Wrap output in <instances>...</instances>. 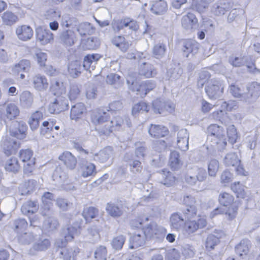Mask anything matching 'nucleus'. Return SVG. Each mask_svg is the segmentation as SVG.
I'll return each instance as SVG.
<instances>
[{"mask_svg": "<svg viewBox=\"0 0 260 260\" xmlns=\"http://www.w3.org/2000/svg\"><path fill=\"white\" fill-rule=\"evenodd\" d=\"M79 252L78 248H63L60 251L59 260H71Z\"/></svg>", "mask_w": 260, "mask_h": 260, "instance_id": "nucleus-31", "label": "nucleus"}, {"mask_svg": "<svg viewBox=\"0 0 260 260\" xmlns=\"http://www.w3.org/2000/svg\"><path fill=\"white\" fill-rule=\"evenodd\" d=\"M219 168V162L216 159H211L208 165V173L210 176H215Z\"/></svg>", "mask_w": 260, "mask_h": 260, "instance_id": "nucleus-63", "label": "nucleus"}, {"mask_svg": "<svg viewBox=\"0 0 260 260\" xmlns=\"http://www.w3.org/2000/svg\"><path fill=\"white\" fill-rule=\"evenodd\" d=\"M142 231H139L135 233L129 239V248L136 249L143 246L145 243L146 238Z\"/></svg>", "mask_w": 260, "mask_h": 260, "instance_id": "nucleus-17", "label": "nucleus"}, {"mask_svg": "<svg viewBox=\"0 0 260 260\" xmlns=\"http://www.w3.org/2000/svg\"><path fill=\"white\" fill-rule=\"evenodd\" d=\"M98 214V210L94 207H86L82 212V216L86 221L89 222L91 219L96 217Z\"/></svg>", "mask_w": 260, "mask_h": 260, "instance_id": "nucleus-46", "label": "nucleus"}, {"mask_svg": "<svg viewBox=\"0 0 260 260\" xmlns=\"http://www.w3.org/2000/svg\"><path fill=\"white\" fill-rule=\"evenodd\" d=\"M100 58L101 55L99 54L87 55L84 58L83 67L86 70H88L90 69L93 70L97 61Z\"/></svg>", "mask_w": 260, "mask_h": 260, "instance_id": "nucleus-25", "label": "nucleus"}, {"mask_svg": "<svg viewBox=\"0 0 260 260\" xmlns=\"http://www.w3.org/2000/svg\"><path fill=\"white\" fill-rule=\"evenodd\" d=\"M50 245V242L48 239L39 238L36 240L32 245V247L29 251V254H36L37 251H42L47 250Z\"/></svg>", "mask_w": 260, "mask_h": 260, "instance_id": "nucleus-16", "label": "nucleus"}, {"mask_svg": "<svg viewBox=\"0 0 260 260\" xmlns=\"http://www.w3.org/2000/svg\"><path fill=\"white\" fill-rule=\"evenodd\" d=\"M68 71L73 78L77 77L81 72V67L78 61H74L69 64Z\"/></svg>", "mask_w": 260, "mask_h": 260, "instance_id": "nucleus-51", "label": "nucleus"}, {"mask_svg": "<svg viewBox=\"0 0 260 260\" xmlns=\"http://www.w3.org/2000/svg\"><path fill=\"white\" fill-rule=\"evenodd\" d=\"M32 83L34 88L38 91H44L48 87L47 79L40 74L36 75L32 77Z\"/></svg>", "mask_w": 260, "mask_h": 260, "instance_id": "nucleus-19", "label": "nucleus"}, {"mask_svg": "<svg viewBox=\"0 0 260 260\" xmlns=\"http://www.w3.org/2000/svg\"><path fill=\"white\" fill-rule=\"evenodd\" d=\"M171 227L174 230L182 232L185 221H184L181 214L176 212L173 213L170 218Z\"/></svg>", "mask_w": 260, "mask_h": 260, "instance_id": "nucleus-14", "label": "nucleus"}, {"mask_svg": "<svg viewBox=\"0 0 260 260\" xmlns=\"http://www.w3.org/2000/svg\"><path fill=\"white\" fill-rule=\"evenodd\" d=\"M166 51V45L162 43H158L153 46L152 54L155 58L160 59L165 56Z\"/></svg>", "mask_w": 260, "mask_h": 260, "instance_id": "nucleus-35", "label": "nucleus"}, {"mask_svg": "<svg viewBox=\"0 0 260 260\" xmlns=\"http://www.w3.org/2000/svg\"><path fill=\"white\" fill-rule=\"evenodd\" d=\"M16 34L20 40L26 41L32 38L33 30L30 26L24 25L17 27Z\"/></svg>", "mask_w": 260, "mask_h": 260, "instance_id": "nucleus-20", "label": "nucleus"}, {"mask_svg": "<svg viewBox=\"0 0 260 260\" xmlns=\"http://www.w3.org/2000/svg\"><path fill=\"white\" fill-rule=\"evenodd\" d=\"M188 140L189 134H188L187 131H179L178 133L177 140V144L178 147H180L181 149H183V150H185V149L183 148L184 145L185 149H188Z\"/></svg>", "mask_w": 260, "mask_h": 260, "instance_id": "nucleus-37", "label": "nucleus"}, {"mask_svg": "<svg viewBox=\"0 0 260 260\" xmlns=\"http://www.w3.org/2000/svg\"><path fill=\"white\" fill-rule=\"evenodd\" d=\"M112 25L115 32H119L120 30L125 28L129 29L132 31H135L139 27L137 22L129 18L115 20L112 23Z\"/></svg>", "mask_w": 260, "mask_h": 260, "instance_id": "nucleus-5", "label": "nucleus"}, {"mask_svg": "<svg viewBox=\"0 0 260 260\" xmlns=\"http://www.w3.org/2000/svg\"><path fill=\"white\" fill-rule=\"evenodd\" d=\"M31 64L29 60L26 59H22L18 63H16L12 68V71L14 73H19L23 71L27 72L30 69Z\"/></svg>", "mask_w": 260, "mask_h": 260, "instance_id": "nucleus-32", "label": "nucleus"}, {"mask_svg": "<svg viewBox=\"0 0 260 260\" xmlns=\"http://www.w3.org/2000/svg\"><path fill=\"white\" fill-rule=\"evenodd\" d=\"M43 114L40 111H36L30 117L28 123L31 130H35L38 128L39 126V120L42 118Z\"/></svg>", "mask_w": 260, "mask_h": 260, "instance_id": "nucleus-42", "label": "nucleus"}, {"mask_svg": "<svg viewBox=\"0 0 260 260\" xmlns=\"http://www.w3.org/2000/svg\"><path fill=\"white\" fill-rule=\"evenodd\" d=\"M100 46V42L96 38L93 37L88 38L83 44L85 49H95Z\"/></svg>", "mask_w": 260, "mask_h": 260, "instance_id": "nucleus-57", "label": "nucleus"}, {"mask_svg": "<svg viewBox=\"0 0 260 260\" xmlns=\"http://www.w3.org/2000/svg\"><path fill=\"white\" fill-rule=\"evenodd\" d=\"M240 162V160L235 153H229L224 159V163L228 166H236Z\"/></svg>", "mask_w": 260, "mask_h": 260, "instance_id": "nucleus-45", "label": "nucleus"}, {"mask_svg": "<svg viewBox=\"0 0 260 260\" xmlns=\"http://www.w3.org/2000/svg\"><path fill=\"white\" fill-rule=\"evenodd\" d=\"M28 226V223L25 219L23 218H18L14 220L13 222V228L14 231L20 234L24 231Z\"/></svg>", "mask_w": 260, "mask_h": 260, "instance_id": "nucleus-34", "label": "nucleus"}, {"mask_svg": "<svg viewBox=\"0 0 260 260\" xmlns=\"http://www.w3.org/2000/svg\"><path fill=\"white\" fill-rule=\"evenodd\" d=\"M34 239V236L31 233H24L18 236V240L19 242L27 244L30 243Z\"/></svg>", "mask_w": 260, "mask_h": 260, "instance_id": "nucleus-64", "label": "nucleus"}, {"mask_svg": "<svg viewBox=\"0 0 260 260\" xmlns=\"http://www.w3.org/2000/svg\"><path fill=\"white\" fill-rule=\"evenodd\" d=\"M37 182L34 180H29L21 185L20 188L22 195H26L29 194L33 191L36 186Z\"/></svg>", "mask_w": 260, "mask_h": 260, "instance_id": "nucleus-48", "label": "nucleus"}, {"mask_svg": "<svg viewBox=\"0 0 260 260\" xmlns=\"http://www.w3.org/2000/svg\"><path fill=\"white\" fill-rule=\"evenodd\" d=\"M127 82L128 84L131 83L133 86L132 89L134 91H137V95H139L141 97L143 98L147 94L148 91L145 88L146 85H144V82L138 86L136 85V82L131 79H127Z\"/></svg>", "mask_w": 260, "mask_h": 260, "instance_id": "nucleus-41", "label": "nucleus"}, {"mask_svg": "<svg viewBox=\"0 0 260 260\" xmlns=\"http://www.w3.org/2000/svg\"><path fill=\"white\" fill-rule=\"evenodd\" d=\"M150 106L144 102H141L135 104L132 109V114L136 116L139 113L148 112L150 109Z\"/></svg>", "mask_w": 260, "mask_h": 260, "instance_id": "nucleus-40", "label": "nucleus"}, {"mask_svg": "<svg viewBox=\"0 0 260 260\" xmlns=\"http://www.w3.org/2000/svg\"><path fill=\"white\" fill-rule=\"evenodd\" d=\"M95 166L94 164H87L82 168V176L84 178L90 176L95 173Z\"/></svg>", "mask_w": 260, "mask_h": 260, "instance_id": "nucleus-61", "label": "nucleus"}, {"mask_svg": "<svg viewBox=\"0 0 260 260\" xmlns=\"http://www.w3.org/2000/svg\"><path fill=\"white\" fill-rule=\"evenodd\" d=\"M224 89L223 82L219 79H212L205 88L206 92L210 99L221 96Z\"/></svg>", "mask_w": 260, "mask_h": 260, "instance_id": "nucleus-3", "label": "nucleus"}, {"mask_svg": "<svg viewBox=\"0 0 260 260\" xmlns=\"http://www.w3.org/2000/svg\"><path fill=\"white\" fill-rule=\"evenodd\" d=\"M60 160L69 169L73 170L77 164L76 157L69 151H65L59 156Z\"/></svg>", "mask_w": 260, "mask_h": 260, "instance_id": "nucleus-21", "label": "nucleus"}, {"mask_svg": "<svg viewBox=\"0 0 260 260\" xmlns=\"http://www.w3.org/2000/svg\"><path fill=\"white\" fill-rule=\"evenodd\" d=\"M86 110V107L83 103H77L71 107L70 117L73 120H77L82 117Z\"/></svg>", "mask_w": 260, "mask_h": 260, "instance_id": "nucleus-24", "label": "nucleus"}, {"mask_svg": "<svg viewBox=\"0 0 260 260\" xmlns=\"http://www.w3.org/2000/svg\"><path fill=\"white\" fill-rule=\"evenodd\" d=\"M247 98L250 97L255 100L260 95V84L253 82L247 86Z\"/></svg>", "mask_w": 260, "mask_h": 260, "instance_id": "nucleus-33", "label": "nucleus"}, {"mask_svg": "<svg viewBox=\"0 0 260 260\" xmlns=\"http://www.w3.org/2000/svg\"><path fill=\"white\" fill-rule=\"evenodd\" d=\"M153 108L155 113L163 114L165 111L170 113L174 111L175 105L171 102H164L157 99L153 103Z\"/></svg>", "mask_w": 260, "mask_h": 260, "instance_id": "nucleus-10", "label": "nucleus"}, {"mask_svg": "<svg viewBox=\"0 0 260 260\" xmlns=\"http://www.w3.org/2000/svg\"><path fill=\"white\" fill-rule=\"evenodd\" d=\"M219 242V238L214 235H209L206 240L205 246L208 251L212 250L214 249Z\"/></svg>", "mask_w": 260, "mask_h": 260, "instance_id": "nucleus-52", "label": "nucleus"}, {"mask_svg": "<svg viewBox=\"0 0 260 260\" xmlns=\"http://www.w3.org/2000/svg\"><path fill=\"white\" fill-rule=\"evenodd\" d=\"M156 227V223L151 222L149 224H147L145 228H143L141 231L145 237L148 239H151L154 237V230Z\"/></svg>", "mask_w": 260, "mask_h": 260, "instance_id": "nucleus-59", "label": "nucleus"}, {"mask_svg": "<svg viewBox=\"0 0 260 260\" xmlns=\"http://www.w3.org/2000/svg\"><path fill=\"white\" fill-rule=\"evenodd\" d=\"M169 165L173 170L178 169L180 167V155L178 152L172 151L170 153Z\"/></svg>", "mask_w": 260, "mask_h": 260, "instance_id": "nucleus-43", "label": "nucleus"}, {"mask_svg": "<svg viewBox=\"0 0 260 260\" xmlns=\"http://www.w3.org/2000/svg\"><path fill=\"white\" fill-rule=\"evenodd\" d=\"M33 155V152L29 149H22L19 152V157L23 162L29 161L26 165L24 166V172L26 174H29L32 172L35 161L31 160Z\"/></svg>", "mask_w": 260, "mask_h": 260, "instance_id": "nucleus-8", "label": "nucleus"}, {"mask_svg": "<svg viewBox=\"0 0 260 260\" xmlns=\"http://www.w3.org/2000/svg\"><path fill=\"white\" fill-rule=\"evenodd\" d=\"M3 22L6 25H12L17 21V17L10 11H6L2 16Z\"/></svg>", "mask_w": 260, "mask_h": 260, "instance_id": "nucleus-55", "label": "nucleus"}, {"mask_svg": "<svg viewBox=\"0 0 260 260\" xmlns=\"http://www.w3.org/2000/svg\"><path fill=\"white\" fill-rule=\"evenodd\" d=\"M20 100L23 106L29 107L33 103V95L28 91H23L20 95Z\"/></svg>", "mask_w": 260, "mask_h": 260, "instance_id": "nucleus-47", "label": "nucleus"}, {"mask_svg": "<svg viewBox=\"0 0 260 260\" xmlns=\"http://www.w3.org/2000/svg\"><path fill=\"white\" fill-rule=\"evenodd\" d=\"M68 107L67 99L63 96H57L48 107V111L51 114H58L65 110Z\"/></svg>", "mask_w": 260, "mask_h": 260, "instance_id": "nucleus-6", "label": "nucleus"}, {"mask_svg": "<svg viewBox=\"0 0 260 260\" xmlns=\"http://www.w3.org/2000/svg\"><path fill=\"white\" fill-rule=\"evenodd\" d=\"M38 209L39 204L37 202L28 201L23 203L21 211L23 215L29 216L37 212Z\"/></svg>", "mask_w": 260, "mask_h": 260, "instance_id": "nucleus-23", "label": "nucleus"}, {"mask_svg": "<svg viewBox=\"0 0 260 260\" xmlns=\"http://www.w3.org/2000/svg\"><path fill=\"white\" fill-rule=\"evenodd\" d=\"M231 7V4L228 1L220 0L213 5L211 11L216 16H221L229 11Z\"/></svg>", "mask_w": 260, "mask_h": 260, "instance_id": "nucleus-15", "label": "nucleus"}, {"mask_svg": "<svg viewBox=\"0 0 260 260\" xmlns=\"http://www.w3.org/2000/svg\"><path fill=\"white\" fill-rule=\"evenodd\" d=\"M199 47V44L195 41L188 40L184 41L182 49L183 55L188 57L190 54H196L198 52Z\"/></svg>", "mask_w": 260, "mask_h": 260, "instance_id": "nucleus-13", "label": "nucleus"}, {"mask_svg": "<svg viewBox=\"0 0 260 260\" xmlns=\"http://www.w3.org/2000/svg\"><path fill=\"white\" fill-rule=\"evenodd\" d=\"M167 7V4L165 1L159 0L153 2L151 6V10L154 14L161 15L166 12Z\"/></svg>", "mask_w": 260, "mask_h": 260, "instance_id": "nucleus-29", "label": "nucleus"}, {"mask_svg": "<svg viewBox=\"0 0 260 260\" xmlns=\"http://www.w3.org/2000/svg\"><path fill=\"white\" fill-rule=\"evenodd\" d=\"M197 209L194 205L186 206L183 214L187 219H192L197 215Z\"/></svg>", "mask_w": 260, "mask_h": 260, "instance_id": "nucleus-62", "label": "nucleus"}, {"mask_svg": "<svg viewBox=\"0 0 260 260\" xmlns=\"http://www.w3.org/2000/svg\"><path fill=\"white\" fill-rule=\"evenodd\" d=\"M58 224V221L56 219L53 217H49L44 221L43 230L45 232L50 233L55 230Z\"/></svg>", "mask_w": 260, "mask_h": 260, "instance_id": "nucleus-30", "label": "nucleus"}, {"mask_svg": "<svg viewBox=\"0 0 260 260\" xmlns=\"http://www.w3.org/2000/svg\"><path fill=\"white\" fill-rule=\"evenodd\" d=\"M106 210L108 214L113 217H119L122 214L121 206L115 203H108Z\"/></svg>", "mask_w": 260, "mask_h": 260, "instance_id": "nucleus-38", "label": "nucleus"}, {"mask_svg": "<svg viewBox=\"0 0 260 260\" xmlns=\"http://www.w3.org/2000/svg\"><path fill=\"white\" fill-rule=\"evenodd\" d=\"M125 237L123 235H119L113 238L111 241L113 248L116 250H120L125 243Z\"/></svg>", "mask_w": 260, "mask_h": 260, "instance_id": "nucleus-53", "label": "nucleus"}, {"mask_svg": "<svg viewBox=\"0 0 260 260\" xmlns=\"http://www.w3.org/2000/svg\"><path fill=\"white\" fill-rule=\"evenodd\" d=\"M218 200L221 205L228 207L233 203L234 197L230 194L224 192L219 194Z\"/></svg>", "mask_w": 260, "mask_h": 260, "instance_id": "nucleus-49", "label": "nucleus"}, {"mask_svg": "<svg viewBox=\"0 0 260 260\" xmlns=\"http://www.w3.org/2000/svg\"><path fill=\"white\" fill-rule=\"evenodd\" d=\"M81 228L80 223H75L73 226L68 227L67 229V233H65L64 239H61V243H59V241L56 242V244L58 247H63L66 245V243L68 241H72L75 236L78 235L80 233V229Z\"/></svg>", "mask_w": 260, "mask_h": 260, "instance_id": "nucleus-9", "label": "nucleus"}, {"mask_svg": "<svg viewBox=\"0 0 260 260\" xmlns=\"http://www.w3.org/2000/svg\"><path fill=\"white\" fill-rule=\"evenodd\" d=\"M51 91L57 96H63L66 91V86L64 83L60 81H54L51 83Z\"/></svg>", "mask_w": 260, "mask_h": 260, "instance_id": "nucleus-28", "label": "nucleus"}, {"mask_svg": "<svg viewBox=\"0 0 260 260\" xmlns=\"http://www.w3.org/2000/svg\"><path fill=\"white\" fill-rule=\"evenodd\" d=\"M110 113L103 108L95 109L92 111L91 115V122L95 125H100L106 122L109 126Z\"/></svg>", "mask_w": 260, "mask_h": 260, "instance_id": "nucleus-4", "label": "nucleus"}, {"mask_svg": "<svg viewBox=\"0 0 260 260\" xmlns=\"http://www.w3.org/2000/svg\"><path fill=\"white\" fill-rule=\"evenodd\" d=\"M250 248V242L248 239H243L236 246L235 251L240 257L246 256L248 253Z\"/></svg>", "mask_w": 260, "mask_h": 260, "instance_id": "nucleus-27", "label": "nucleus"}, {"mask_svg": "<svg viewBox=\"0 0 260 260\" xmlns=\"http://www.w3.org/2000/svg\"><path fill=\"white\" fill-rule=\"evenodd\" d=\"M207 224L205 217L198 216L197 220L187 219L182 233L185 235H190L200 229L204 228Z\"/></svg>", "mask_w": 260, "mask_h": 260, "instance_id": "nucleus-2", "label": "nucleus"}, {"mask_svg": "<svg viewBox=\"0 0 260 260\" xmlns=\"http://www.w3.org/2000/svg\"><path fill=\"white\" fill-rule=\"evenodd\" d=\"M52 179L56 184H61L66 179V175L60 168H57L52 174Z\"/></svg>", "mask_w": 260, "mask_h": 260, "instance_id": "nucleus-54", "label": "nucleus"}, {"mask_svg": "<svg viewBox=\"0 0 260 260\" xmlns=\"http://www.w3.org/2000/svg\"><path fill=\"white\" fill-rule=\"evenodd\" d=\"M77 31L81 36L89 35L92 31L91 25L87 22L81 23L77 28Z\"/></svg>", "mask_w": 260, "mask_h": 260, "instance_id": "nucleus-60", "label": "nucleus"}, {"mask_svg": "<svg viewBox=\"0 0 260 260\" xmlns=\"http://www.w3.org/2000/svg\"><path fill=\"white\" fill-rule=\"evenodd\" d=\"M107 250L105 246L100 245L94 251V257L97 260H106Z\"/></svg>", "mask_w": 260, "mask_h": 260, "instance_id": "nucleus-58", "label": "nucleus"}, {"mask_svg": "<svg viewBox=\"0 0 260 260\" xmlns=\"http://www.w3.org/2000/svg\"><path fill=\"white\" fill-rule=\"evenodd\" d=\"M113 149L111 147H107L95 154L94 159L100 162L103 163L107 161L112 155Z\"/></svg>", "mask_w": 260, "mask_h": 260, "instance_id": "nucleus-26", "label": "nucleus"}, {"mask_svg": "<svg viewBox=\"0 0 260 260\" xmlns=\"http://www.w3.org/2000/svg\"><path fill=\"white\" fill-rule=\"evenodd\" d=\"M139 74L146 78H151L156 74V71L151 64L142 62V64L139 66Z\"/></svg>", "mask_w": 260, "mask_h": 260, "instance_id": "nucleus-22", "label": "nucleus"}, {"mask_svg": "<svg viewBox=\"0 0 260 260\" xmlns=\"http://www.w3.org/2000/svg\"><path fill=\"white\" fill-rule=\"evenodd\" d=\"M54 196L50 192H45L42 196V202L41 210L43 216L50 215L52 212V201L54 200Z\"/></svg>", "mask_w": 260, "mask_h": 260, "instance_id": "nucleus-7", "label": "nucleus"}, {"mask_svg": "<svg viewBox=\"0 0 260 260\" xmlns=\"http://www.w3.org/2000/svg\"><path fill=\"white\" fill-rule=\"evenodd\" d=\"M77 23L76 18L68 14H64L62 16L61 25L62 27H69L76 25Z\"/></svg>", "mask_w": 260, "mask_h": 260, "instance_id": "nucleus-50", "label": "nucleus"}, {"mask_svg": "<svg viewBox=\"0 0 260 260\" xmlns=\"http://www.w3.org/2000/svg\"><path fill=\"white\" fill-rule=\"evenodd\" d=\"M59 39L61 43L67 46H71L77 41L76 33L72 29L62 31Z\"/></svg>", "mask_w": 260, "mask_h": 260, "instance_id": "nucleus-11", "label": "nucleus"}, {"mask_svg": "<svg viewBox=\"0 0 260 260\" xmlns=\"http://www.w3.org/2000/svg\"><path fill=\"white\" fill-rule=\"evenodd\" d=\"M5 168L8 172H17L20 169V165L17 158L12 157L8 159L5 164Z\"/></svg>", "mask_w": 260, "mask_h": 260, "instance_id": "nucleus-36", "label": "nucleus"}, {"mask_svg": "<svg viewBox=\"0 0 260 260\" xmlns=\"http://www.w3.org/2000/svg\"><path fill=\"white\" fill-rule=\"evenodd\" d=\"M36 32L38 40L42 45L47 44L53 40V35L48 29H43L41 27H39L36 28Z\"/></svg>", "mask_w": 260, "mask_h": 260, "instance_id": "nucleus-12", "label": "nucleus"}, {"mask_svg": "<svg viewBox=\"0 0 260 260\" xmlns=\"http://www.w3.org/2000/svg\"><path fill=\"white\" fill-rule=\"evenodd\" d=\"M161 172L162 173L160 174L162 178L160 182L167 186L172 185L175 181V177L167 170H163Z\"/></svg>", "mask_w": 260, "mask_h": 260, "instance_id": "nucleus-39", "label": "nucleus"}, {"mask_svg": "<svg viewBox=\"0 0 260 260\" xmlns=\"http://www.w3.org/2000/svg\"><path fill=\"white\" fill-rule=\"evenodd\" d=\"M26 131H7L6 135L3 137L1 146L5 154L8 156L15 154L20 144L16 139L23 140L25 138Z\"/></svg>", "mask_w": 260, "mask_h": 260, "instance_id": "nucleus-1", "label": "nucleus"}, {"mask_svg": "<svg viewBox=\"0 0 260 260\" xmlns=\"http://www.w3.org/2000/svg\"><path fill=\"white\" fill-rule=\"evenodd\" d=\"M6 116L8 118L12 119L16 118L19 114L18 107L14 103H10L6 107Z\"/></svg>", "mask_w": 260, "mask_h": 260, "instance_id": "nucleus-44", "label": "nucleus"}, {"mask_svg": "<svg viewBox=\"0 0 260 260\" xmlns=\"http://www.w3.org/2000/svg\"><path fill=\"white\" fill-rule=\"evenodd\" d=\"M198 181L203 182L207 178V174L206 170L202 168H199L197 166L191 168Z\"/></svg>", "mask_w": 260, "mask_h": 260, "instance_id": "nucleus-56", "label": "nucleus"}, {"mask_svg": "<svg viewBox=\"0 0 260 260\" xmlns=\"http://www.w3.org/2000/svg\"><path fill=\"white\" fill-rule=\"evenodd\" d=\"M181 21L182 27L186 30L196 29L198 22L196 16L191 13H188L183 16Z\"/></svg>", "mask_w": 260, "mask_h": 260, "instance_id": "nucleus-18", "label": "nucleus"}]
</instances>
